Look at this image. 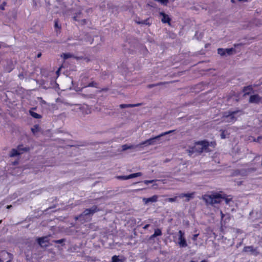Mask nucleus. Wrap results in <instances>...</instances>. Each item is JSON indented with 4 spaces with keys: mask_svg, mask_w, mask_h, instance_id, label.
<instances>
[{
    "mask_svg": "<svg viewBox=\"0 0 262 262\" xmlns=\"http://www.w3.org/2000/svg\"><path fill=\"white\" fill-rule=\"evenodd\" d=\"M262 99L258 94H254L251 95L249 100L250 103H259Z\"/></svg>",
    "mask_w": 262,
    "mask_h": 262,
    "instance_id": "nucleus-9",
    "label": "nucleus"
},
{
    "mask_svg": "<svg viewBox=\"0 0 262 262\" xmlns=\"http://www.w3.org/2000/svg\"><path fill=\"white\" fill-rule=\"evenodd\" d=\"M55 24H54V27L55 28L56 31L57 33L58 32H60V29H61V26L58 24V19H55L54 21Z\"/></svg>",
    "mask_w": 262,
    "mask_h": 262,
    "instance_id": "nucleus-17",
    "label": "nucleus"
},
{
    "mask_svg": "<svg viewBox=\"0 0 262 262\" xmlns=\"http://www.w3.org/2000/svg\"><path fill=\"white\" fill-rule=\"evenodd\" d=\"M231 2H232V3H233V2H234V0H231Z\"/></svg>",
    "mask_w": 262,
    "mask_h": 262,
    "instance_id": "nucleus-49",
    "label": "nucleus"
},
{
    "mask_svg": "<svg viewBox=\"0 0 262 262\" xmlns=\"http://www.w3.org/2000/svg\"><path fill=\"white\" fill-rule=\"evenodd\" d=\"M149 226H150V225H149V224H146V225H145L143 227V228L144 229H145H145H147L149 227Z\"/></svg>",
    "mask_w": 262,
    "mask_h": 262,
    "instance_id": "nucleus-39",
    "label": "nucleus"
},
{
    "mask_svg": "<svg viewBox=\"0 0 262 262\" xmlns=\"http://www.w3.org/2000/svg\"><path fill=\"white\" fill-rule=\"evenodd\" d=\"M100 210L96 205H94L91 208L85 209L76 219L80 221L85 222L88 216L92 215Z\"/></svg>",
    "mask_w": 262,
    "mask_h": 262,
    "instance_id": "nucleus-3",
    "label": "nucleus"
},
{
    "mask_svg": "<svg viewBox=\"0 0 262 262\" xmlns=\"http://www.w3.org/2000/svg\"><path fill=\"white\" fill-rule=\"evenodd\" d=\"M190 262H196V261H193V260H191Z\"/></svg>",
    "mask_w": 262,
    "mask_h": 262,
    "instance_id": "nucleus-48",
    "label": "nucleus"
},
{
    "mask_svg": "<svg viewBox=\"0 0 262 262\" xmlns=\"http://www.w3.org/2000/svg\"><path fill=\"white\" fill-rule=\"evenodd\" d=\"M30 148L29 147H24L23 144L18 145L17 148H13L11 149L9 154L10 157H14L19 156L25 152L29 151Z\"/></svg>",
    "mask_w": 262,
    "mask_h": 262,
    "instance_id": "nucleus-6",
    "label": "nucleus"
},
{
    "mask_svg": "<svg viewBox=\"0 0 262 262\" xmlns=\"http://www.w3.org/2000/svg\"><path fill=\"white\" fill-rule=\"evenodd\" d=\"M154 235H154V234H152V235L150 236L149 239H154L155 237H156V236H154Z\"/></svg>",
    "mask_w": 262,
    "mask_h": 262,
    "instance_id": "nucleus-41",
    "label": "nucleus"
},
{
    "mask_svg": "<svg viewBox=\"0 0 262 262\" xmlns=\"http://www.w3.org/2000/svg\"><path fill=\"white\" fill-rule=\"evenodd\" d=\"M61 56L63 57L64 59H67L72 57L73 55L70 53H63V55Z\"/></svg>",
    "mask_w": 262,
    "mask_h": 262,
    "instance_id": "nucleus-28",
    "label": "nucleus"
},
{
    "mask_svg": "<svg viewBox=\"0 0 262 262\" xmlns=\"http://www.w3.org/2000/svg\"><path fill=\"white\" fill-rule=\"evenodd\" d=\"M194 192H191V193H181L178 196L180 198H183L184 197L187 198V201H189L190 199L193 198L194 195Z\"/></svg>",
    "mask_w": 262,
    "mask_h": 262,
    "instance_id": "nucleus-13",
    "label": "nucleus"
},
{
    "mask_svg": "<svg viewBox=\"0 0 262 262\" xmlns=\"http://www.w3.org/2000/svg\"><path fill=\"white\" fill-rule=\"evenodd\" d=\"M142 173L141 172H136V173H132L130 174H129V178L130 179H132V178H136V177H140V176H142Z\"/></svg>",
    "mask_w": 262,
    "mask_h": 262,
    "instance_id": "nucleus-21",
    "label": "nucleus"
},
{
    "mask_svg": "<svg viewBox=\"0 0 262 262\" xmlns=\"http://www.w3.org/2000/svg\"><path fill=\"white\" fill-rule=\"evenodd\" d=\"M41 53H38V54H37V57L38 58H39V57H40L41 56Z\"/></svg>",
    "mask_w": 262,
    "mask_h": 262,
    "instance_id": "nucleus-43",
    "label": "nucleus"
},
{
    "mask_svg": "<svg viewBox=\"0 0 262 262\" xmlns=\"http://www.w3.org/2000/svg\"><path fill=\"white\" fill-rule=\"evenodd\" d=\"M156 2H159L163 5L166 6L168 3L169 0H155Z\"/></svg>",
    "mask_w": 262,
    "mask_h": 262,
    "instance_id": "nucleus-30",
    "label": "nucleus"
},
{
    "mask_svg": "<svg viewBox=\"0 0 262 262\" xmlns=\"http://www.w3.org/2000/svg\"><path fill=\"white\" fill-rule=\"evenodd\" d=\"M162 234V233L161 229L157 228L155 230L154 233V234L155 235L154 236H156V237L158 236H161Z\"/></svg>",
    "mask_w": 262,
    "mask_h": 262,
    "instance_id": "nucleus-22",
    "label": "nucleus"
},
{
    "mask_svg": "<svg viewBox=\"0 0 262 262\" xmlns=\"http://www.w3.org/2000/svg\"><path fill=\"white\" fill-rule=\"evenodd\" d=\"M153 182H154V180H145L144 181V183L147 185L148 184L152 183Z\"/></svg>",
    "mask_w": 262,
    "mask_h": 262,
    "instance_id": "nucleus-38",
    "label": "nucleus"
},
{
    "mask_svg": "<svg viewBox=\"0 0 262 262\" xmlns=\"http://www.w3.org/2000/svg\"><path fill=\"white\" fill-rule=\"evenodd\" d=\"M7 5L6 2H3L2 4L0 5V10H4L5 7Z\"/></svg>",
    "mask_w": 262,
    "mask_h": 262,
    "instance_id": "nucleus-31",
    "label": "nucleus"
},
{
    "mask_svg": "<svg viewBox=\"0 0 262 262\" xmlns=\"http://www.w3.org/2000/svg\"><path fill=\"white\" fill-rule=\"evenodd\" d=\"M222 200H224L225 201L226 204H229L230 202L232 201V198L231 195H227L225 193L222 194Z\"/></svg>",
    "mask_w": 262,
    "mask_h": 262,
    "instance_id": "nucleus-15",
    "label": "nucleus"
},
{
    "mask_svg": "<svg viewBox=\"0 0 262 262\" xmlns=\"http://www.w3.org/2000/svg\"><path fill=\"white\" fill-rule=\"evenodd\" d=\"M112 262H122V261L119 258L118 256L114 255L112 257Z\"/></svg>",
    "mask_w": 262,
    "mask_h": 262,
    "instance_id": "nucleus-26",
    "label": "nucleus"
},
{
    "mask_svg": "<svg viewBox=\"0 0 262 262\" xmlns=\"http://www.w3.org/2000/svg\"><path fill=\"white\" fill-rule=\"evenodd\" d=\"M241 112V111L238 110L224 112L222 117L223 121L231 123L235 122L237 120L236 114Z\"/></svg>",
    "mask_w": 262,
    "mask_h": 262,
    "instance_id": "nucleus-4",
    "label": "nucleus"
},
{
    "mask_svg": "<svg viewBox=\"0 0 262 262\" xmlns=\"http://www.w3.org/2000/svg\"><path fill=\"white\" fill-rule=\"evenodd\" d=\"M248 0H238V1L239 2H242V1H245V2H246Z\"/></svg>",
    "mask_w": 262,
    "mask_h": 262,
    "instance_id": "nucleus-44",
    "label": "nucleus"
},
{
    "mask_svg": "<svg viewBox=\"0 0 262 262\" xmlns=\"http://www.w3.org/2000/svg\"><path fill=\"white\" fill-rule=\"evenodd\" d=\"M12 207V206L11 205H8V206H7V208H8V209H10V208H11Z\"/></svg>",
    "mask_w": 262,
    "mask_h": 262,
    "instance_id": "nucleus-42",
    "label": "nucleus"
},
{
    "mask_svg": "<svg viewBox=\"0 0 262 262\" xmlns=\"http://www.w3.org/2000/svg\"><path fill=\"white\" fill-rule=\"evenodd\" d=\"M73 18H74V20H76V17H75V16H74V17H73Z\"/></svg>",
    "mask_w": 262,
    "mask_h": 262,
    "instance_id": "nucleus-47",
    "label": "nucleus"
},
{
    "mask_svg": "<svg viewBox=\"0 0 262 262\" xmlns=\"http://www.w3.org/2000/svg\"><path fill=\"white\" fill-rule=\"evenodd\" d=\"M217 53L221 56H224L226 55L225 49L219 48L217 49Z\"/></svg>",
    "mask_w": 262,
    "mask_h": 262,
    "instance_id": "nucleus-25",
    "label": "nucleus"
},
{
    "mask_svg": "<svg viewBox=\"0 0 262 262\" xmlns=\"http://www.w3.org/2000/svg\"><path fill=\"white\" fill-rule=\"evenodd\" d=\"M37 241L41 247H47L49 245V240L48 236H43L37 238Z\"/></svg>",
    "mask_w": 262,
    "mask_h": 262,
    "instance_id": "nucleus-8",
    "label": "nucleus"
},
{
    "mask_svg": "<svg viewBox=\"0 0 262 262\" xmlns=\"http://www.w3.org/2000/svg\"><path fill=\"white\" fill-rule=\"evenodd\" d=\"M141 103H137V104H121L119 105L121 108H124L126 107H134L136 106H139L141 105Z\"/></svg>",
    "mask_w": 262,
    "mask_h": 262,
    "instance_id": "nucleus-14",
    "label": "nucleus"
},
{
    "mask_svg": "<svg viewBox=\"0 0 262 262\" xmlns=\"http://www.w3.org/2000/svg\"><path fill=\"white\" fill-rule=\"evenodd\" d=\"M187 151L190 156L193 154L201 155L203 151L208 152L211 150L209 148L208 141L204 140L195 142L194 146L189 147Z\"/></svg>",
    "mask_w": 262,
    "mask_h": 262,
    "instance_id": "nucleus-1",
    "label": "nucleus"
},
{
    "mask_svg": "<svg viewBox=\"0 0 262 262\" xmlns=\"http://www.w3.org/2000/svg\"><path fill=\"white\" fill-rule=\"evenodd\" d=\"M174 130H169L168 132H164L161 133L158 136H155L152 138H150L144 141L141 142L140 144V145H155L158 143L157 141H158L160 137H163L166 135H168L171 133H172Z\"/></svg>",
    "mask_w": 262,
    "mask_h": 262,
    "instance_id": "nucleus-5",
    "label": "nucleus"
},
{
    "mask_svg": "<svg viewBox=\"0 0 262 262\" xmlns=\"http://www.w3.org/2000/svg\"><path fill=\"white\" fill-rule=\"evenodd\" d=\"M200 262H207L206 260H202Z\"/></svg>",
    "mask_w": 262,
    "mask_h": 262,
    "instance_id": "nucleus-45",
    "label": "nucleus"
},
{
    "mask_svg": "<svg viewBox=\"0 0 262 262\" xmlns=\"http://www.w3.org/2000/svg\"><path fill=\"white\" fill-rule=\"evenodd\" d=\"M98 84L97 82L95 81H92L91 82H90L88 84V87H94V88H97Z\"/></svg>",
    "mask_w": 262,
    "mask_h": 262,
    "instance_id": "nucleus-29",
    "label": "nucleus"
},
{
    "mask_svg": "<svg viewBox=\"0 0 262 262\" xmlns=\"http://www.w3.org/2000/svg\"><path fill=\"white\" fill-rule=\"evenodd\" d=\"M117 178L119 180H126L130 179L129 175L128 176H119L117 177Z\"/></svg>",
    "mask_w": 262,
    "mask_h": 262,
    "instance_id": "nucleus-23",
    "label": "nucleus"
},
{
    "mask_svg": "<svg viewBox=\"0 0 262 262\" xmlns=\"http://www.w3.org/2000/svg\"><path fill=\"white\" fill-rule=\"evenodd\" d=\"M208 144H209V146H210L212 147L213 148H214L216 145V143L215 141H211L210 142H208Z\"/></svg>",
    "mask_w": 262,
    "mask_h": 262,
    "instance_id": "nucleus-33",
    "label": "nucleus"
},
{
    "mask_svg": "<svg viewBox=\"0 0 262 262\" xmlns=\"http://www.w3.org/2000/svg\"><path fill=\"white\" fill-rule=\"evenodd\" d=\"M221 137L222 139H224L226 138V135H225V130L221 129Z\"/></svg>",
    "mask_w": 262,
    "mask_h": 262,
    "instance_id": "nucleus-32",
    "label": "nucleus"
},
{
    "mask_svg": "<svg viewBox=\"0 0 262 262\" xmlns=\"http://www.w3.org/2000/svg\"><path fill=\"white\" fill-rule=\"evenodd\" d=\"M30 115L35 119H40L41 118V116L35 112L30 111Z\"/></svg>",
    "mask_w": 262,
    "mask_h": 262,
    "instance_id": "nucleus-20",
    "label": "nucleus"
},
{
    "mask_svg": "<svg viewBox=\"0 0 262 262\" xmlns=\"http://www.w3.org/2000/svg\"><path fill=\"white\" fill-rule=\"evenodd\" d=\"M65 241V239L62 238L58 240L54 241V242L56 244H61Z\"/></svg>",
    "mask_w": 262,
    "mask_h": 262,
    "instance_id": "nucleus-35",
    "label": "nucleus"
},
{
    "mask_svg": "<svg viewBox=\"0 0 262 262\" xmlns=\"http://www.w3.org/2000/svg\"><path fill=\"white\" fill-rule=\"evenodd\" d=\"M130 148V146H128L127 145H126V144H124V145H122V149H123V150H126V149H128V148Z\"/></svg>",
    "mask_w": 262,
    "mask_h": 262,
    "instance_id": "nucleus-37",
    "label": "nucleus"
},
{
    "mask_svg": "<svg viewBox=\"0 0 262 262\" xmlns=\"http://www.w3.org/2000/svg\"><path fill=\"white\" fill-rule=\"evenodd\" d=\"M221 215L222 219H223L224 218V217L225 216L224 214L223 213V212L222 211H221Z\"/></svg>",
    "mask_w": 262,
    "mask_h": 262,
    "instance_id": "nucleus-40",
    "label": "nucleus"
},
{
    "mask_svg": "<svg viewBox=\"0 0 262 262\" xmlns=\"http://www.w3.org/2000/svg\"><path fill=\"white\" fill-rule=\"evenodd\" d=\"M253 91V88L252 85H250L247 86H244L243 89V92L244 95H248Z\"/></svg>",
    "mask_w": 262,
    "mask_h": 262,
    "instance_id": "nucleus-12",
    "label": "nucleus"
},
{
    "mask_svg": "<svg viewBox=\"0 0 262 262\" xmlns=\"http://www.w3.org/2000/svg\"><path fill=\"white\" fill-rule=\"evenodd\" d=\"M31 130H32V132L33 133H34V132H35L34 129L32 128V129H31Z\"/></svg>",
    "mask_w": 262,
    "mask_h": 262,
    "instance_id": "nucleus-46",
    "label": "nucleus"
},
{
    "mask_svg": "<svg viewBox=\"0 0 262 262\" xmlns=\"http://www.w3.org/2000/svg\"><path fill=\"white\" fill-rule=\"evenodd\" d=\"M225 54L227 55H231L233 51H234V49L232 48L230 49H225Z\"/></svg>",
    "mask_w": 262,
    "mask_h": 262,
    "instance_id": "nucleus-24",
    "label": "nucleus"
},
{
    "mask_svg": "<svg viewBox=\"0 0 262 262\" xmlns=\"http://www.w3.org/2000/svg\"><path fill=\"white\" fill-rule=\"evenodd\" d=\"M13 69H14V67L13 65H8L5 68V70L7 72L10 73V72H11L13 70Z\"/></svg>",
    "mask_w": 262,
    "mask_h": 262,
    "instance_id": "nucleus-27",
    "label": "nucleus"
},
{
    "mask_svg": "<svg viewBox=\"0 0 262 262\" xmlns=\"http://www.w3.org/2000/svg\"><path fill=\"white\" fill-rule=\"evenodd\" d=\"M149 18H148L145 20H142V21H137L136 20V22L138 24H143V25H146L150 26L151 25V23L149 22Z\"/></svg>",
    "mask_w": 262,
    "mask_h": 262,
    "instance_id": "nucleus-18",
    "label": "nucleus"
},
{
    "mask_svg": "<svg viewBox=\"0 0 262 262\" xmlns=\"http://www.w3.org/2000/svg\"><path fill=\"white\" fill-rule=\"evenodd\" d=\"M222 194L217 192H214L211 194H205L202 196V199L206 204L212 205L221 203L222 202Z\"/></svg>",
    "mask_w": 262,
    "mask_h": 262,
    "instance_id": "nucleus-2",
    "label": "nucleus"
},
{
    "mask_svg": "<svg viewBox=\"0 0 262 262\" xmlns=\"http://www.w3.org/2000/svg\"><path fill=\"white\" fill-rule=\"evenodd\" d=\"M158 196L157 195H154L148 198H143V201L145 204H147L149 202H156L158 201Z\"/></svg>",
    "mask_w": 262,
    "mask_h": 262,
    "instance_id": "nucleus-10",
    "label": "nucleus"
},
{
    "mask_svg": "<svg viewBox=\"0 0 262 262\" xmlns=\"http://www.w3.org/2000/svg\"><path fill=\"white\" fill-rule=\"evenodd\" d=\"M177 196H175L174 198H169L167 199V201L169 202H174L177 201Z\"/></svg>",
    "mask_w": 262,
    "mask_h": 262,
    "instance_id": "nucleus-34",
    "label": "nucleus"
},
{
    "mask_svg": "<svg viewBox=\"0 0 262 262\" xmlns=\"http://www.w3.org/2000/svg\"><path fill=\"white\" fill-rule=\"evenodd\" d=\"M255 249L252 246H245L243 249V251L245 252H250L251 253H253L255 251Z\"/></svg>",
    "mask_w": 262,
    "mask_h": 262,
    "instance_id": "nucleus-16",
    "label": "nucleus"
},
{
    "mask_svg": "<svg viewBox=\"0 0 262 262\" xmlns=\"http://www.w3.org/2000/svg\"><path fill=\"white\" fill-rule=\"evenodd\" d=\"M179 234V242L178 244L181 248L186 247L187 246V244L185 237V233L182 230H179L178 232Z\"/></svg>",
    "mask_w": 262,
    "mask_h": 262,
    "instance_id": "nucleus-7",
    "label": "nucleus"
},
{
    "mask_svg": "<svg viewBox=\"0 0 262 262\" xmlns=\"http://www.w3.org/2000/svg\"><path fill=\"white\" fill-rule=\"evenodd\" d=\"M160 14L163 16L161 20L163 23H168L169 25L170 24V22L171 20L170 18L168 16V15L166 14L165 13L162 12L160 13Z\"/></svg>",
    "mask_w": 262,
    "mask_h": 262,
    "instance_id": "nucleus-11",
    "label": "nucleus"
},
{
    "mask_svg": "<svg viewBox=\"0 0 262 262\" xmlns=\"http://www.w3.org/2000/svg\"><path fill=\"white\" fill-rule=\"evenodd\" d=\"M199 235V233H196V234L193 235L192 237V241L194 242H195L197 240V237H198Z\"/></svg>",
    "mask_w": 262,
    "mask_h": 262,
    "instance_id": "nucleus-36",
    "label": "nucleus"
},
{
    "mask_svg": "<svg viewBox=\"0 0 262 262\" xmlns=\"http://www.w3.org/2000/svg\"><path fill=\"white\" fill-rule=\"evenodd\" d=\"M168 83V82H158V83H156V84H149L148 85V88H153L154 86L161 85H164V84Z\"/></svg>",
    "mask_w": 262,
    "mask_h": 262,
    "instance_id": "nucleus-19",
    "label": "nucleus"
}]
</instances>
